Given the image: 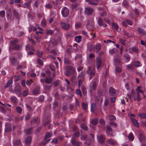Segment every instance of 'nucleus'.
I'll return each mask as SVG.
<instances>
[{"label":"nucleus","mask_w":146,"mask_h":146,"mask_svg":"<svg viewBox=\"0 0 146 146\" xmlns=\"http://www.w3.org/2000/svg\"><path fill=\"white\" fill-rule=\"evenodd\" d=\"M111 25L115 30H118L119 27L117 24L113 22L111 23Z\"/></svg>","instance_id":"32"},{"label":"nucleus","mask_w":146,"mask_h":146,"mask_svg":"<svg viewBox=\"0 0 146 146\" xmlns=\"http://www.w3.org/2000/svg\"><path fill=\"white\" fill-rule=\"evenodd\" d=\"M60 24L62 26V28L64 29L67 30L70 28V25L68 24L62 22H60Z\"/></svg>","instance_id":"9"},{"label":"nucleus","mask_w":146,"mask_h":146,"mask_svg":"<svg viewBox=\"0 0 146 146\" xmlns=\"http://www.w3.org/2000/svg\"><path fill=\"white\" fill-rule=\"evenodd\" d=\"M126 67L127 70H132L133 69L134 66L133 64H131L126 66Z\"/></svg>","instance_id":"25"},{"label":"nucleus","mask_w":146,"mask_h":146,"mask_svg":"<svg viewBox=\"0 0 146 146\" xmlns=\"http://www.w3.org/2000/svg\"><path fill=\"white\" fill-rule=\"evenodd\" d=\"M31 141V137L30 136H28L25 141V143L27 146H29Z\"/></svg>","instance_id":"6"},{"label":"nucleus","mask_w":146,"mask_h":146,"mask_svg":"<svg viewBox=\"0 0 146 146\" xmlns=\"http://www.w3.org/2000/svg\"><path fill=\"white\" fill-rule=\"evenodd\" d=\"M51 137V134L49 133H47L45 135V137L44 138V139L46 141L45 143H44L45 145L46 143H47L48 141L50 139H48V138L50 137Z\"/></svg>","instance_id":"15"},{"label":"nucleus","mask_w":146,"mask_h":146,"mask_svg":"<svg viewBox=\"0 0 146 146\" xmlns=\"http://www.w3.org/2000/svg\"><path fill=\"white\" fill-rule=\"evenodd\" d=\"M40 93V89L39 87H37L35 88L33 92V94L35 95Z\"/></svg>","instance_id":"22"},{"label":"nucleus","mask_w":146,"mask_h":146,"mask_svg":"<svg viewBox=\"0 0 146 146\" xmlns=\"http://www.w3.org/2000/svg\"><path fill=\"white\" fill-rule=\"evenodd\" d=\"M83 74L82 72H81V74H79L78 75V77L79 79H82L83 78Z\"/></svg>","instance_id":"62"},{"label":"nucleus","mask_w":146,"mask_h":146,"mask_svg":"<svg viewBox=\"0 0 146 146\" xmlns=\"http://www.w3.org/2000/svg\"><path fill=\"white\" fill-rule=\"evenodd\" d=\"M46 8L51 9L52 7V5L48 3L46 5Z\"/></svg>","instance_id":"64"},{"label":"nucleus","mask_w":146,"mask_h":146,"mask_svg":"<svg viewBox=\"0 0 146 146\" xmlns=\"http://www.w3.org/2000/svg\"><path fill=\"white\" fill-rule=\"evenodd\" d=\"M138 116L140 118V119H142L145 118L146 119V113H138Z\"/></svg>","instance_id":"24"},{"label":"nucleus","mask_w":146,"mask_h":146,"mask_svg":"<svg viewBox=\"0 0 146 146\" xmlns=\"http://www.w3.org/2000/svg\"><path fill=\"white\" fill-rule=\"evenodd\" d=\"M76 94L78 95H79L80 96V97L82 96L81 92L79 89H78L76 90Z\"/></svg>","instance_id":"55"},{"label":"nucleus","mask_w":146,"mask_h":146,"mask_svg":"<svg viewBox=\"0 0 146 146\" xmlns=\"http://www.w3.org/2000/svg\"><path fill=\"white\" fill-rule=\"evenodd\" d=\"M100 15L102 17H105L107 15V13L106 11H104L101 13Z\"/></svg>","instance_id":"57"},{"label":"nucleus","mask_w":146,"mask_h":146,"mask_svg":"<svg viewBox=\"0 0 146 146\" xmlns=\"http://www.w3.org/2000/svg\"><path fill=\"white\" fill-rule=\"evenodd\" d=\"M137 29L138 32L141 35H144L145 34V32L143 29L140 28H138Z\"/></svg>","instance_id":"28"},{"label":"nucleus","mask_w":146,"mask_h":146,"mask_svg":"<svg viewBox=\"0 0 146 146\" xmlns=\"http://www.w3.org/2000/svg\"><path fill=\"white\" fill-rule=\"evenodd\" d=\"M52 81V79L51 78H46L45 79V81L46 83L48 84H50Z\"/></svg>","instance_id":"31"},{"label":"nucleus","mask_w":146,"mask_h":146,"mask_svg":"<svg viewBox=\"0 0 146 146\" xmlns=\"http://www.w3.org/2000/svg\"><path fill=\"white\" fill-rule=\"evenodd\" d=\"M114 63L116 65H119L120 63V56L119 55H117L114 57Z\"/></svg>","instance_id":"5"},{"label":"nucleus","mask_w":146,"mask_h":146,"mask_svg":"<svg viewBox=\"0 0 146 146\" xmlns=\"http://www.w3.org/2000/svg\"><path fill=\"white\" fill-rule=\"evenodd\" d=\"M122 25L124 26L125 27H127V23H126V20L125 21H122L121 23Z\"/></svg>","instance_id":"61"},{"label":"nucleus","mask_w":146,"mask_h":146,"mask_svg":"<svg viewBox=\"0 0 146 146\" xmlns=\"http://www.w3.org/2000/svg\"><path fill=\"white\" fill-rule=\"evenodd\" d=\"M61 13L63 17H67L68 16L69 13V9L66 7H64L62 9Z\"/></svg>","instance_id":"2"},{"label":"nucleus","mask_w":146,"mask_h":146,"mask_svg":"<svg viewBox=\"0 0 146 146\" xmlns=\"http://www.w3.org/2000/svg\"><path fill=\"white\" fill-rule=\"evenodd\" d=\"M98 140L100 143H102L105 140V138L102 135H101L99 137H98Z\"/></svg>","instance_id":"20"},{"label":"nucleus","mask_w":146,"mask_h":146,"mask_svg":"<svg viewBox=\"0 0 146 146\" xmlns=\"http://www.w3.org/2000/svg\"><path fill=\"white\" fill-rule=\"evenodd\" d=\"M138 138L141 142H145L146 141V138L142 133H139Z\"/></svg>","instance_id":"10"},{"label":"nucleus","mask_w":146,"mask_h":146,"mask_svg":"<svg viewBox=\"0 0 146 146\" xmlns=\"http://www.w3.org/2000/svg\"><path fill=\"white\" fill-rule=\"evenodd\" d=\"M126 22L127 24L130 25H133V22L131 20L129 19L126 20Z\"/></svg>","instance_id":"47"},{"label":"nucleus","mask_w":146,"mask_h":146,"mask_svg":"<svg viewBox=\"0 0 146 146\" xmlns=\"http://www.w3.org/2000/svg\"><path fill=\"white\" fill-rule=\"evenodd\" d=\"M97 22L98 24L100 26H102L103 23V22L102 19L100 17L98 18Z\"/></svg>","instance_id":"30"},{"label":"nucleus","mask_w":146,"mask_h":146,"mask_svg":"<svg viewBox=\"0 0 146 146\" xmlns=\"http://www.w3.org/2000/svg\"><path fill=\"white\" fill-rule=\"evenodd\" d=\"M81 128L85 131L87 130V127L86 125L84 124H82L81 125Z\"/></svg>","instance_id":"42"},{"label":"nucleus","mask_w":146,"mask_h":146,"mask_svg":"<svg viewBox=\"0 0 146 146\" xmlns=\"http://www.w3.org/2000/svg\"><path fill=\"white\" fill-rule=\"evenodd\" d=\"M37 62L38 64L42 66L43 65V63L42 61L39 59H37Z\"/></svg>","instance_id":"58"},{"label":"nucleus","mask_w":146,"mask_h":146,"mask_svg":"<svg viewBox=\"0 0 146 146\" xmlns=\"http://www.w3.org/2000/svg\"><path fill=\"white\" fill-rule=\"evenodd\" d=\"M64 63L66 64H70L68 59L66 58H64Z\"/></svg>","instance_id":"43"},{"label":"nucleus","mask_w":146,"mask_h":146,"mask_svg":"<svg viewBox=\"0 0 146 146\" xmlns=\"http://www.w3.org/2000/svg\"><path fill=\"white\" fill-rule=\"evenodd\" d=\"M101 47V44H97L95 47V51L96 53L98 52L100 50Z\"/></svg>","instance_id":"26"},{"label":"nucleus","mask_w":146,"mask_h":146,"mask_svg":"<svg viewBox=\"0 0 146 146\" xmlns=\"http://www.w3.org/2000/svg\"><path fill=\"white\" fill-rule=\"evenodd\" d=\"M5 15V12L4 11H2L0 12V15L2 17H4Z\"/></svg>","instance_id":"53"},{"label":"nucleus","mask_w":146,"mask_h":146,"mask_svg":"<svg viewBox=\"0 0 146 146\" xmlns=\"http://www.w3.org/2000/svg\"><path fill=\"white\" fill-rule=\"evenodd\" d=\"M5 131L7 132H9L11 131V127L10 126V124H6L5 125Z\"/></svg>","instance_id":"19"},{"label":"nucleus","mask_w":146,"mask_h":146,"mask_svg":"<svg viewBox=\"0 0 146 146\" xmlns=\"http://www.w3.org/2000/svg\"><path fill=\"white\" fill-rule=\"evenodd\" d=\"M96 68L97 69L100 68L102 65V59L101 58L99 57H97L96 59Z\"/></svg>","instance_id":"4"},{"label":"nucleus","mask_w":146,"mask_h":146,"mask_svg":"<svg viewBox=\"0 0 146 146\" xmlns=\"http://www.w3.org/2000/svg\"><path fill=\"white\" fill-rule=\"evenodd\" d=\"M82 106L83 108L85 110V111H86L87 108V104L86 103H83L82 104Z\"/></svg>","instance_id":"40"},{"label":"nucleus","mask_w":146,"mask_h":146,"mask_svg":"<svg viewBox=\"0 0 146 146\" xmlns=\"http://www.w3.org/2000/svg\"><path fill=\"white\" fill-rule=\"evenodd\" d=\"M123 60L125 61L126 62H129L130 60V56L129 55L127 54H124L123 56Z\"/></svg>","instance_id":"12"},{"label":"nucleus","mask_w":146,"mask_h":146,"mask_svg":"<svg viewBox=\"0 0 146 146\" xmlns=\"http://www.w3.org/2000/svg\"><path fill=\"white\" fill-rule=\"evenodd\" d=\"M108 143L113 146H114L117 143L116 141L112 139H108Z\"/></svg>","instance_id":"17"},{"label":"nucleus","mask_w":146,"mask_h":146,"mask_svg":"<svg viewBox=\"0 0 146 146\" xmlns=\"http://www.w3.org/2000/svg\"><path fill=\"white\" fill-rule=\"evenodd\" d=\"M75 40L77 42H80L81 40V36L80 35L76 36L75 38Z\"/></svg>","instance_id":"34"},{"label":"nucleus","mask_w":146,"mask_h":146,"mask_svg":"<svg viewBox=\"0 0 146 146\" xmlns=\"http://www.w3.org/2000/svg\"><path fill=\"white\" fill-rule=\"evenodd\" d=\"M115 72L117 73L121 72L122 71L121 68L119 67H117L115 68Z\"/></svg>","instance_id":"45"},{"label":"nucleus","mask_w":146,"mask_h":146,"mask_svg":"<svg viewBox=\"0 0 146 146\" xmlns=\"http://www.w3.org/2000/svg\"><path fill=\"white\" fill-rule=\"evenodd\" d=\"M96 105L94 104H92L91 105V110L92 112L94 111L96 109Z\"/></svg>","instance_id":"36"},{"label":"nucleus","mask_w":146,"mask_h":146,"mask_svg":"<svg viewBox=\"0 0 146 146\" xmlns=\"http://www.w3.org/2000/svg\"><path fill=\"white\" fill-rule=\"evenodd\" d=\"M118 52L116 48H113V49L110 50L109 52L110 54L112 55L115 54Z\"/></svg>","instance_id":"21"},{"label":"nucleus","mask_w":146,"mask_h":146,"mask_svg":"<svg viewBox=\"0 0 146 146\" xmlns=\"http://www.w3.org/2000/svg\"><path fill=\"white\" fill-rule=\"evenodd\" d=\"M53 33V31L52 30L49 29L47 31L46 33L48 35H51Z\"/></svg>","instance_id":"54"},{"label":"nucleus","mask_w":146,"mask_h":146,"mask_svg":"<svg viewBox=\"0 0 146 146\" xmlns=\"http://www.w3.org/2000/svg\"><path fill=\"white\" fill-rule=\"evenodd\" d=\"M99 123L100 125H103L105 124V121L103 119L100 120Z\"/></svg>","instance_id":"56"},{"label":"nucleus","mask_w":146,"mask_h":146,"mask_svg":"<svg viewBox=\"0 0 146 146\" xmlns=\"http://www.w3.org/2000/svg\"><path fill=\"white\" fill-rule=\"evenodd\" d=\"M15 93L16 94H20L21 92V89H20V87H19V88L17 89H16V88H15Z\"/></svg>","instance_id":"49"},{"label":"nucleus","mask_w":146,"mask_h":146,"mask_svg":"<svg viewBox=\"0 0 146 146\" xmlns=\"http://www.w3.org/2000/svg\"><path fill=\"white\" fill-rule=\"evenodd\" d=\"M71 143L74 146H79L81 144V143L80 142L76 141V139L74 137H72L71 139Z\"/></svg>","instance_id":"3"},{"label":"nucleus","mask_w":146,"mask_h":146,"mask_svg":"<svg viewBox=\"0 0 146 146\" xmlns=\"http://www.w3.org/2000/svg\"><path fill=\"white\" fill-rule=\"evenodd\" d=\"M96 88V82L94 81L93 82L92 87L91 88V90H94Z\"/></svg>","instance_id":"33"},{"label":"nucleus","mask_w":146,"mask_h":146,"mask_svg":"<svg viewBox=\"0 0 146 146\" xmlns=\"http://www.w3.org/2000/svg\"><path fill=\"white\" fill-rule=\"evenodd\" d=\"M93 11L94 10L92 8L88 7L85 8V13L88 15H90L92 14Z\"/></svg>","instance_id":"7"},{"label":"nucleus","mask_w":146,"mask_h":146,"mask_svg":"<svg viewBox=\"0 0 146 146\" xmlns=\"http://www.w3.org/2000/svg\"><path fill=\"white\" fill-rule=\"evenodd\" d=\"M106 132L108 135H110L111 136H112V130L110 127L107 126V127Z\"/></svg>","instance_id":"13"},{"label":"nucleus","mask_w":146,"mask_h":146,"mask_svg":"<svg viewBox=\"0 0 146 146\" xmlns=\"http://www.w3.org/2000/svg\"><path fill=\"white\" fill-rule=\"evenodd\" d=\"M13 77H12L11 78L10 80L8 81L7 83V84L6 86L5 87V88H8L11 86V85L13 83L12 80H13Z\"/></svg>","instance_id":"23"},{"label":"nucleus","mask_w":146,"mask_h":146,"mask_svg":"<svg viewBox=\"0 0 146 146\" xmlns=\"http://www.w3.org/2000/svg\"><path fill=\"white\" fill-rule=\"evenodd\" d=\"M42 54V52L40 51H38L37 52L38 56L39 57H41Z\"/></svg>","instance_id":"59"},{"label":"nucleus","mask_w":146,"mask_h":146,"mask_svg":"<svg viewBox=\"0 0 146 146\" xmlns=\"http://www.w3.org/2000/svg\"><path fill=\"white\" fill-rule=\"evenodd\" d=\"M81 26V24L79 23H76L75 27L76 28L78 29L80 28Z\"/></svg>","instance_id":"51"},{"label":"nucleus","mask_w":146,"mask_h":146,"mask_svg":"<svg viewBox=\"0 0 146 146\" xmlns=\"http://www.w3.org/2000/svg\"><path fill=\"white\" fill-rule=\"evenodd\" d=\"M10 99L11 101L14 104H15L17 103V99L16 97L12 96L11 97Z\"/></svg>","instance_id":"27"},{"label":"nucleus","mask_w":146,"mask_h":146,"mask_svg":"<svg viewBox=\"0 0 146 146\" xmlns=\"http://www.w3.org/2000/svg\"><path fill=\"white\" fill-rule=\"evenodd\" d=\"M25 134H31L32 133V129L30 128L26 130L25 131Z\"/></svg>","instance_id":"46"},{"label":"nucleus","mask_w":146,"mask_h":146,"mask_svg":"<svg viewBox=\"0 0 146 146\" xmlns=\"http://www.w3.org/2000/svg\"><path fill=\"white\" fill-rule=\"evenodd\" d=\"M98 123V121L97 119H94L92 121V123L93 125H96Z\"/></svg>","instance_id":"50"},{"label":"nucleus","mask_w":146,"mask_h":146,"mask_svg":"<svg viewBox=\"0 0 146 146\" xmlns=\"http://www.w3.org/2000/svg\"><path fill=\"white\" fill-rule=\"evenodd\" d=\"M128 139L131 141H133L134 139V136L132 133H130L128 136Z\"/></svg>","instance_id":"29"},{"label":"nucleus","mask_w":146,"mask_h":146,"mask_svg":"<svg viewBox=\"0 0 146 146\" xmlns=\"http://www.w3.org/2000/svg\"><path fill=\"white\" fill-rule=\"evenodd\" d=\"M141 87L140 86H138L137 88V90H136L137 93H139L138 92H139L142 94L143 93V91L141 89Z\"/></svg>","instance_id":"37"},{"label":"nucleus","mask_w":146,"mask_h":146,"mask_svg":"<svg viewBox=\"0 0 146 146\" xmlns=\"http://www.w3.org/2000/svg\"><path fill=\"white\" fill-rule=\"evenodd\" d=\"M41 24L42 27H44L45 26L46 24V20L44 19H43L41 22Z\"/></svg>","instance_id":"48"},{"label":"nucleus","mask_w":146,"mask_h":146,"mask_svg":"<svg viewBox=\"0 0 146 146\" xmlns=\"http://www.w3.org/2000/svg\"><path fill=\"white\" fill-rule=\"evenodd\" d=\"M67 67L69 69L72 74L74 72L75 70V68L73 67L68 66Z\"/></svg>","instance_id":"39"},{"label":"nucleus","mask_w":146,"mask_h":146,"mask_svg":"<svg viewBox=\"0 0 146 146\" xmlns=\"http://www.w3.org/2000/svg\"><path fill=\"white\" fill-rule=\"evenodd\" d=\"M85 1L89 3L90 4L95 5L97 4V3L99 2L100 0H85Z\"/></svg>","instance_id":"11"},{"label":"nucleus","mask_w":146,"mask_h":146,"mask_svg":"<svg viewBox=\"0 0 146 146\" xmlns=\"http://www.w3.org/2000/svg\"><path fill=\"white\" fill-rule=\"evenodd\" d=\"M129 52L130 53H132L133 52L137 53L139 50L138 48L136 47L129 48Z\"/></svg>","instance_id":"8"},{"label":"nucleus","mask_w":146,"mask_h":146,"mask_svg":"<svg viewBox=\"0 0 146 146\" xmlns=\"http://www.w3.org/2000/svg\"><path fill=\"white\" fill-rule=\"evenodd\" d=\"M141 65L140 64V62L139 61H137L135 63V66L136 67H138Z\"/></svg>","instance_id":"60"},{"label":"nucleus","mask_w":146,"mask_h":146,"mask_svg":"<svg viewBox=\"0 0 146 146\" xmlns=\"http://www.w3.org/2000/svg\"><path fill=\"white\" fill-rule=\"evenodd\" d=\"M109 93L111 96H113L116 94L115 90L113 88L111 87L109 89Z\"/></svg>","instance_id":"14"},{"label":"nucleus","mask_w":146,"mask_h":146,"mask_svg":"<svg viewBox=\"0 0 146 146\" xmlns=\"http://www.w3.org/2000/svg\"><path fill=\"white\" fill-rule=\"evenodd\" d=\"M16 110L19 113H21L22 111V108L20 107H18L16 108Z\"/></svg>","instance_id":"44"},{"label":"nucleus","mask_w":146,"mask_h":146,"mask_svg":"<svg viewBox=\"0 0 146 146\" xmlns=\"http://www.w3.org/2000/svg\"><path fill=\"white\" fill-rule=\"evenodd\" d=\"M72 74L70 71L69 70V69L68 68V67H67L66 69V70L65 75L66 76H69Z\"/></svg>","instance_id":"38"},{"label":"nucleus","mask_w":146,"mask_h":146,"mask_svg":"<svg viewBox=\"0 0 146 146\" xmlns=\"http://www.w3.org/2000/svg\"><path fill=\"white\" fill-rule=\"evenodd\" d=\"M95 66H94L93 69H91V68L89 67L88 68V74H89L90 76L89 77L90 80L91 79L93 76H94L95 74Z\"/></svg>","instance_id":"1"},{"label":"nucleus","mask_w":146,"mask_h":146,"mask_svg":"<svg viewBox=\"0 0 146 146\" xmlns=\"http://www.w3.org/2000/svg\"><path fill=\"white\" fill-rule=\"evenodd\" d=\"M120 42L123 45H125V40L122 39H120Z\"/></svg>","instance_id":"63"},{"label":"nucleus","mask_w":146,"mask_h":146,"mask_svg":"<svg viewBox=\"0 0 146 146\" xmlns=\"http://www.w3.org/2000/svg\"><path fill=\"white\" fill-rule=\"evenodd\" d=\"M21 143V141L19 140H18L15 141L13 142V144L14 145L17 146L19 145Z\"/></svg>","instance_id":"35"},{"label":"nucleus","mask_w":146,"mask_h":146,"mask_svg":"<svg viewBox=\"0 0 146 146\" xmlns=\"http://www.w3.org/2000/svg\"><path fill=\"white\" fill-rule=\"evenodd\" d=\"M81 89L83 94L84 95L86 94V91L85 87L84 86H81Z\"/></svg>","instance_id":"41"},{"label":"nucleus","mask_w":146,"mask_h":146,"mask_svg":"<svg viewBox=\"0 0 146 146\" xmlns=\"http://www.w3.org/2000/svg\"><path fill=\"white\" fill-rule=\"evenodd\" d=\"M11 60L12 64L14 66H17L18 64V62L14 57H12Z\"/></svg>","instance_id":"16"},{"label":"nucleus","mask_w":146,"mask_h":146,"mask_svg":"<svg viewBox=\"0 0 146 146\" xmlns=\"http://www.w3.org/2000/svg\"><path fill=\"white\" fill-rule=\"evenodd\" d=\"M17 41V39H15L11 41L10 42L11 44L14 45L15 44Z\"/></svg>","instance_id":"52"},{"label":"nucleus","mask_w":146,"mask_h":146,"mask_svg":"<svg viewBox=\"0 0 146 146\" xmlns=\"http://www.w3.org/2000/svg\"><path fill=\"white\" fill-rule=\"evenodd\" d=\"M130 117L131 120L132 121L134 125L136 127H139V124L137 120L136 119H134L133 118H132L131 117Z\"/></svg>","instance_id":"18"}]
</instances>
